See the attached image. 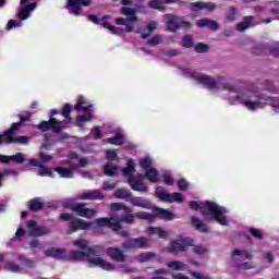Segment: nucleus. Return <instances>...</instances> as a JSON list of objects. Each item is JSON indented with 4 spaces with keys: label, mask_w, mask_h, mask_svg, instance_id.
<instances>
[{
    "label": "nucleus",
    "mask_w": 279,
    "mask_h": 279,
    "mask_svg": "<svg viewBox=\"0 0 279 279\" xmlns=\"http://www.w3.org/2000/svg\"><path fill=\"white\" fill-rule=\"evenodd\" d=\"M119 171V168L112 163H107L104 166V173L108 178H113V175Z\"/></svg>",
    "instance_id": "obj_40"
},
{
    "label": "nucleus",
    "mask_w": 279,
    "mask_h": 279,
    "mask_svg": "<svg viewBox=\"0 0 279 279\" xmlns=\"http://www.w3.org/2000/svg\"><path fill=\"white\" fill-rule=\"evenodd\" d=\"M182 47H185V49H191V47H193V37L191 35H185L183 37Z\"/></svg>",
    "instance_id": "obj_51"
},
{
    "label": "nucleus",
    "mask_w": 279,
    "mask_h": 279,
    "mask_svg": "<svg viewBox=\"0 0 279 279\" xmlns=\"http://www.w3.org/2000/svg\"><path fill=\"white\" fill-rule=\"evenodd\" d=\"M145 177L151 184H156L158 182V170L156 168H149L145 170Z\"/></svg>",
    "instance_id": "obj_34"
},
{
    "label": "nucleus",
    "mask_w": 279,
    "mask_h": 279,
    "mask_svg": "<svg viewBox=\"0 0 279 279\" xmlns=\"http://www.w3.org/2000/svg\"><path fill=\"white\" fill-rule=\"evenodd\" d=\"M191 245H193L191 238H178L170 242L168 251L170 254H180V252H186Z\"/></svg>",
    "instance_id": "obj_9"
},
{
    "label": "nucleus",
    "mask_w": 279,
    "mask_h": 279,
    "mask_svg": "<svg viewBox=\"0 0 279 279\" xmlns=\"http://www.w3.org/2000/svg\"><path fill=\"white\" fill-rule=\"evenodd\" d=\"M73 245L75 247H78V250H84L85 252L88 248V242L84 239H80V240L74 241Z\"/></svg>",
    "instance_id": "obj_48"
},
{
    "label": "nucleus",
    "mask_w": 279,
    "mask_h": 279,
    "mask_svg": "<svg viewBox=\"0 0 279 279\" xmlns=\"http://www.w3.org/2000/svg\"><path fill=\"white\" fill-rule=\"evenodd\" d=\"M161 43H162L161 35H155L153 38L147 40L148 47H156L157 45H161Z\"/></svg>",
    "instance_id": "obj_46"
},
{
    "label": "nucleus",
    "mask_w": 279,
    "mask_h": 279,
    "mask_svg": "<svg viewBox=\"0 0 279 279\" xmlns=\"http://www.w3.org/2000/svg\"><path fill=\"white\" fill-rule=\"evenodd\" d=\"M85 114L76 116L75 125L76 128H84V123L93 121V111H84Z\"/></svg>",
    "instance_id": "obj_26"
},
{
    "label": "nucleus",
    "mask_w": 279,
    "mask_h": 279,
    "mask_svg": "<svg viewBox=\"0 0 279 279\" xmlns=\"http://www.w3.org/2000/svg\"><path fill=\"white\" fill-rule=\"evenodd\" d=\"M138 22V17H118L116 20V25H125V32L132 33L134 32L133 23Z\"/></svg>",
    "instance_id": "obj_22"
},
{
    "label": "nucleus",
    "mask_w": 279,
    "mask_h": 279,
    "mask_svg": "<svg viewBox=\"0 0 279 279\" xmlns=\"http://www.w3.org/2000/svg\"><path fill=\"white\" fill-rule=\"evenodd\" d=\"M120 14H123L124 16H129V19H138L136 15V9L130 8V7H122L120 9Z\"/></svg>",
    "instance_id": "obj_41"
},
{
    "label": "nucleus",
    "mask_w": 279,
    "mask_h": 279,
    "mask_svg": "<svg viewBox=\"0 0 279 279\" xmlns=\"http://www.w3.org/2000/svg\"><path fill=\"white\" fill-rule=\"evenodd\" d=\"M116 197L118 199H125V202H130L132 192H130V190L119 189L116 191Z\"/></svg>",
    "instance_id": "obj_36"
},
{
    "label": "nucleus",
    "mask_w": 279,
    "mask_h": 279,
    "mask_svg": "<svg viewBox=\"0 0 279 279\" xmlns=\"http://www.w3.org/2000/svg\"><path fill=\"white\" fill-rule=\"evenodd\" d=\"M20 121L19 122H15L11 125L10 129L12 130H21V125H23V123H27L31 121L32 119V113L31 112H26V114H20Z\"/></svg>",
    "instance_id": "obj_32"
},
{
    "label": "nucleus",
    "mask_w": 279,
    "mask_h": 279,
    "mask_svg": "<svg viewBox=\"0 0 279 279\" xmlns=\"http://www.w3.org/2000/svg\"><path fill=\"white\" fill-rule=\"evenodd\" d=\"M193 252L194 254H197L198 256H203V254H206V252H208V248L202 246V245H197L193 247Z\"/></svg>",
    "instance_id": "obj_62"
},
{
    "label": "nucleus",
    "mask_w": 279,
    "mask_h": 279,
    "mask_svg": "<svg viewBox=\"0 0 279 279\" xmlns=\"http://www.w3.org/2000/svg\"><path fill=\"white\" fill-rule=\"evenodd\" d=\"M27 228L29 230V236H33L35 239L49 234V228L45 226H38V222H36V220H29L27 222Z\"/></svg>",
    "instance_id": "obj_13"
},
{
    "label": "nucleus",
    "mask_w": 279,
    "mask_h": 279,
    "mask_svg": "<svg viewBox=\"0 0 279 279\" xmlns=\"http://www.w3.org/2000/svg\"><path fill=\"white\" fill-rule=\"evenodd\" d=\"M131 206H135L137 208H149V202L141 196H134L131 194V198L129 199Z\"/></svg>",
    "instance_id": "obj_24"
},
{
    "label": "nucleus",
    "mask_w": 279,
    "mask_h": 279,
    "mask_svg": "<svg viewBox=\"0 0 279 279\" xmlns=\"http://www.w3.org/2000/svg\"><path fill=\"white\" fill-rule=\"evenodd\" d=\"M88 256H106V247L104 245H94L86 250Z\"/></svg>",
    "instance_id": "obj_28"
},
{
    "label": "nucleus",
    "mask_w": 279,
    "mask_h": 279,
    "mask_svg": "<svg viewBox=\"0 0 279 279\" xmlns=\"http://www.w3.org/2000/svg\"><path fill=\"white\" fill-rule=\"evenodd\" d=\"M74 110L76 112H93V105L84 96H78Z\"/></svg>",
    "instance_id": "obj_18"
},
{
    "label": "nucleus",
    "mask_w": 279,
    "mask_h": 279,
    "mask_svg": "<svg viewBox=\"0 0 279 279\" xmlns=\"http://www.w3.org/2000/svg\"><path fill=\"white\" fill-rule=\"evenodd\" d=\"M54 171L59 173L60 178L71 179L73 178V169L64 167H56Z\"/></svg>",
    "instance_id": "obj_35"
},
{
    "label": "nucleus",
    "mask_w": 279,
    "mask_h": 279,
    "mask_svg": "<svg viewBox=\"0 0 279 279\" xmlns=\"http://www.w3.org/2000/svg\"><path fill=\"white\" fill-rule=\"evenodd\" d=\"M104 194L101 193V191L99 190H93V191H87V192H84L82 195H81V199H104Z\"/></svg>",
    "instance_id": "obj_27"
},
{
    "label": "nucleus",
    "mask_w": 279,
    "mask_h": 279,
    "mask_svg": "<svg viewBox=\"0 0 279 279\" xmlns=\"http://www.w3.org/2000/svg\"><path fill=\"white\" fill-rule=\"evenodd\" d=\"M270 56H274V58H279V44L270 48Z\"/></svg>",
    "instance_id": "obj_64"
},
{
    "label": "nucleus",
    "mask_w": 279,
    "mask_h": 279,
    "mask_svg": "<svg viewBox=\"0 0 279 279\" xmlns=\"http://www.w3.org/2000/svg\"><path fill=\"white\" fill-rule=\"evenodd\" d=\"M89 267H100V269H105V271H114L116 267L112 263L106 262V259L100 257H95L88 259Z\"/></svg>",
    "instance_id": "obj_16"
},
{
    "label": "nucleus",
    "mask_w": 279,
    "mask_h": 279,
    "mask_svg": "<svg viewBox=\"0 0 279 279\" xmlns=\"http://www.w3.org/2000/svg\"><path fill=\"white\" fill-rule=\"evenodd\" d=\"M17 17L20 21H27V19H29V12L23 7L19 12Z\"/></svg>",
    "instance_id": "obj_59"
},
{
    "label": "nucleus",
    "mask_w": 279,
    "mask_h": 279,
    "mask_svg": "<svg viewBox=\"0 0 279 279\" xmlns=\"http://www.w3.org/2000/svg\"><path fill=\"white\" fill-rule=\"evenodd\" d=\"M86 251H72L68 255V260H84L86 258Z\"/></svg>",
    "instance_id": "obj_33"
},
{
    "label": "nucleus",
    "mask_w": 279,
    "mask_h": 279,
    "mask_svg": "<svg viewBox=\"0 0 279 279\" xmlns=\"http://www.w3.org/2000/svg\"><path fill=\"white\" fill-rule=\"evenodd\" d=\"M191 223L198 232H208V227H206V223H204L199 218L192 216Z\"/></svg>",
    "instance_id": "obj_30"
},
{
    "label": "nucleus",
    "mask_w": 279,
    "mask_h": 279,
    "mask_svg": "<svg viewBox=\"0 0 279 279\" xmlns=\"http://www.w3.org/2000/svg\"><path fill=\"white\" fill-rule=\"evenodd\" d=\"M107 143H109L110 145L121 146V145H123V143H125V141L123 138V134L116 133V135L113 137H109L107 140Z\"/></svg>",
    "instance_id": "obj_39"
},
{
    "label": "nucleus",
    "mask_w": 279,
    "mask_h": 279,
    "mask_svg": "<svg viewBox=\"0 0 279 279\" xmlns=\"http://www.w3.org/2000/svg\"><path fill=\"white\" fill-rule=\"evenodd\" d=\"M47 258H56L57 260H69V254L64 248L50 247L45 252Z\"/></svg>",
    "instance_id": "obj_17"
},
{
    "label": "nucleus",
    "mask_w": 279,
    "mask_h": 279,
    "mask_svg": "<svg viewBox=\"0 0 279 279\" xmlns=\"http://www.w3.org/2000/svg\"><path fill=\"white\" fill-rule=\"evenodd\" d=\"M156 253L154 252H147L140 255L141 263H147L148 260H151V258H155Z\"/></svg>",
    "instance_id": "obj_50"
},
{
    "label": "nucleus",
    "mask_w": 279,
    "mask_h": 279,
    "mask_svg": "<svg viewBox=\"0 0 279 279\" xmlns=\"http://www.w3.org/2000/svg\"><path fill=\"white\" fill-rule=\"evenodd\" d=\"M151 165H153V161H151V158L149 157H146L140 161V167L145 171H147V169H151L153 168Z\"/></svg>",
    "instance_id": "obj_47"
},
{
    "label": "nucleus",
    "mask_w": 279,
    "mask_h": 279,
    "mask_svg": "<svg viewBox=\"0 0 279 279\" xmlns=\"http://www.w3.org/2000/svg\"><path fill=\"white\" fill-rule=\"evenodd\" d=\"M63 206L75 213L77 217H83L84 219H93L97 215L96 209L86 207L84 203H65Z\"/></svg>",
    "instance_id": "obj_6"
},
{
    "label": "nucleus",
    "mask_w": 279,
    "mask_h": 279,
    "mask_svg": "<svg viewBox=\"0 0 279 279\" xmlns=\"http://www.w3.org/2000/svg\"><path fill=\"white\" fill-rule=\"evenodd\" d=\"M128 182L132 191H136L137 193L147 192V186L145 185V182H143V180L136 177H130Z\"/></svg>",
    "instance_id": "obj_20"
},
{
    "label": "nucleus",
    "mask_w": 279,
    "mask_h": 279,
    "mask_svg": "<svg viewBox=\"0 0 279 279\" xmlns=\"http://www.w3.org/2000/svg\"><path fill=\"white\" fill-rule=\"evenodd\" d=\"M66 165H70V167H72V169H77V168H84L88 166V159L87 158H81L78 161V165L73 163V161L68 160Z\"/></svg>",
    "instance_id": "obj_43"
},
{
    "label": "nucleus",
    "mask_w": 279,
    "mask_h": 279,
    "mask_svg": "<svg viewBox=\"0 0 279 279\" xmlns=\"http://www.w3.org/2000/svg\"><path fill=\"white\" fill-rule=\"evenodd\" d=\"M196 82L198 84H202L205 86V88H208L209 90H215L219 87V82L215 80V77L209 76L208 74L199 73L198 76H196Z\"/></svg>",
    "instance_id": "obj_15"
},
{
    "label": "nucleus",
    "mask_w": 279,
    "mask_h": 279,
    "mask_svg": "<svg viewBox=\"0 0 279 279\" xmlns=\"http://www.w3.org/2000/svg\"><path fill=\"white\" fill-rule=\"evenodd\" d=\"M123 250H147L151 247L149 239L145 236L131 238L122 244Z\"/></svg>",
    "instance_id": "obj_8"
},
{
    "label": "nucleus",
    "mask_w": 279,
    "mask_h": 279,
    "mask_svg": "<svg viewBox=\"0 0 279 279\" xmlns=\"http://www.w3.org/2000/svg\"><path fill=\"white\" fill-rule=\"evenodd\" d=\"M168 267L173 269L174 271H184L186 269V265L180 260H173L168 263Z\"/></svg>",
    "instance_id": "obj_42"
},
{
    "label": "nucleus",
    "mask_w": 279,
    "mask_h": 279,
    "mask_svg": "<svg viewBox=\"0 0 279 279\" xmlns=\"http://www.w3.org/2000/svg\"><path fill=\"white\" fill-rule=\"evenodd\" d=\"M203 10L215 12V10H217V4L215 2H203Z\"/></svg>",
    "instance_id": "obj_58"
},
{
    "label": "nucleus",
    "mask_w": 279,
    "mask_h": 279,
    "mask_svg": "<svg viewBox=\"0 0 279 279\" xmlns=\"http://www.w3.org/2000/svg\"><path fill=\"white\" fill-rule=\"evenodd\" d=\"M17 260H20L24 267H34V259L28 258L25 255H19Z\"/></svg>",
    "instance_id": "obj_44"
},
{
    "label": "nucleus",
    "mask_w": 279,
    "mask_h": 279,
    "mask_svg": "<svg viewBox=\"0 0 279 279\" xmlns=\"http://www.w3.org/2000/svg\"><path fill=\"white\" fill-rule=\"evenodd\" d=\"M166 27L168 32H175L177 29H191L193 24L184 21V17L168 14L166 15Z\"/></svg>",
    "instance_id": "obj_7"
},
{
    "label": "nucleus",
    "mask_w": 279,
    "mask_h": 279,
    "mask_svg": "<svg viewBox=\"0 0 279 279\" xmlns=\"http://www.w3.org/2000/svg\"><path fill=\"white\" fill-rule=\"evenodd\" d=\"M190 10H192V12H199V10H204V1L192 2L190 4Z\"/></svg>",
    "instance_id": "obj_55"
},
{
    "label": "nucleus",
    "mask_w": 279,
    "mask_h": 279,
    "mask_svg": "<svg viewBox=\"0 0 279 279\" xmlns=\"http://www.w3.org/2000/svg\"><path fill=\"white\" fill-rule=\"evenodd\" d=\"M59 221H68L66 234H74L80 230H90L93 222L75 217L73 214L63 213L59 216Z\"/></svg>",
    "instance_id": "obj_5"
},
{
    "label": "nucleus",
    "mask_w": 279,
    "mask_h": 279,
    "mask_svg": "<svg viewBox=\"0 0 279 279\" xmlns=\"http://www.w3.org/2000/svg\"><path fill=\"white\" fill-rule=\"evenodd\" d=\"M16 132H19V129H9L4 131V136H7L5 145H12V143L29 145V143H32V137L27 135L16 136Z\"/></svg>",
    "instance_id": "obj_10"
},
{
    "label": "nucleus",
    "mask_w": 279,
    "mask_h": 279,
    "mask_svg": "<svg viewBox=\"0 0 279 279\" xmlns=\"http://www.w3.org/2000/svg\"><path fill=\"white\" fill-rule=\"evenodd\" d=\"M39 172L38 175H48V178H53V171H51V169L47 168L45 165H43V167L39 168Z\"/></svg>",
    "instance_id": "obj_54"
},
{
    "label": "nucleus",
    "mask_w": 279,
    "mask_h": 279,
    "mask_svg": "<svg viewBox=\"0 0 279 279\" xmlns=\"http://www.w3.org/2000/svg\"><path fill=\"white\" fill-rule=\"evenodd\" d=\"M106 159L109 160V162H112V160H119V156L114 150H107Z\"/></svg>",
    "instance_id": "obj_61"
},
{
    "label": "nucleus",
    "mask_w": 279,
    "mask_h": 279,
    "mask_svg": "<svg viewBox=\"0 0 279 279\" xmlns=\"http://www.w3.org/2000/svg\"><path fill=\"white\" fill-rule=\"evenodd\" d=\"M147 234H156L159 239H168L169 233L160 227H148L146 230Z\"/></svg>",
    "instance_id": "obj_29"
},
{
    "label": "nucleus",
    "mask_w": 279,
    "mask_h": 279,
    "mask_svg": "<svg viewBox=\"0 0 279 279\" xmlns=\"http://www.w3.org/2000/svg\"><path fill=\"white\" fill-rule=\"evenodd\" d=\"M135 168H134V160L130 159L126 162V167L122 169V173L123 175H125L126 178H134V175H132V173H134Z\"/></svg>",
    "instance_id": "obj_38"
},
{
    "label": "nucleus",
    "mask_w": 279,
    "mask_h": 279,
    "mask_svg": "<svg viewBox=\"0 0 279 279\" xmlns=\"http://www.w3.org/2000/svg\"><path fill=\"white\" fill-rule=\"evenodd\" d=\"M178 187H179V191H189V186H191V184L189 183V181H186V179L184 178H181L179 181H178Z\"/></svg>",
    "instance_id": "obj_52"
},
{
    "label": "nucleus",
    "mask_w": 279,
    "mask_h": 279,
    "mask_svg": "<svg viewBox=\"0 0 279 279\" xmlns=\"http://www.w3.org/2000/svg\"><path fill=\"white\" fill-rule=\"evenodd\" d=\"M234 101L242 104L247 110H257V108H260V101H270L275 111L279 112V98H270L265 94H260L254 85L248 86L241 94L236 95Z\"/></svg>",
    "instance_id": "obj_2"
},
{
    "label": "nucleus",
    "mask_w": 279,
    "mask_h": 279,
    "mask_svg": "<svg viewBox=\"0 0 279 279\" xmlns=\"http://www.w3.org/2000/svg\"><path fill=\"white\" fill-rule=\"evenodd\" d=\"M226 20L229 23H233V21H236V8L235 7H229V12L226 15Z\"/></svg>",
    "instance_id": "obj_45"
},
{
    "label": "nucleus",
    "mask_w": 279,
    "mask_h": 279,
    "mask_svg": "<svg viewBox=\"0 0 279 279\" xmlns=\"http://www.w3.org/2000/svg\"><path fill=\"white\" fill-rule=\"evenodd\" d=\"M222 90H228L229 93H239V88L236 86L230 84V83H225L221 85Z\"/></svg>",
    "instance_id": "obj_57"
},
{
    "label": "nucleus",
    "mask_w": 279,
    "mask_h": 279,
    "mask_svg": "<svg viewBox=\"0 0 279 279\" xmlns=\"http://www.w3.org/2000/svg\"><path fill=\"white\" fill-rule=\"evenodd\" d=\"M5 269H8V271H12L13 274H19V271H21V266L10 262L5 265Z\"/></svg>",
    "instance_id": "obj_53"
},
{
    "label": "nucleus",
    "mask_w": 279,
    "mask_h": 279,
    "mask_svg": "<svg viewBox=\"0 0 279 279\" xmlns=\"http://www.w3.org/2000/svg\"><path fill=\"white\" fill-rule=\"evenodd\" d=\"M93 0H68L66 10L74 16H82V8H88Z\"/></svg>",
    "instance_id": "obj_11"
},
{
    "label": "nucleus",
    "mask_w": 279,
    "mask_h": 279,
    "mask_svg": "<svg viewBox=\"0 0 279 279\" xmlns=\"http://www.w3.org/2000/svg\"><path fill=\"white\" fill-rule=\"evenodd\" d=\"M252 23H254V16H244L243 22L236 24L238 32H245V29H250V27H252Z\"/></svg>",
    "instance_id": "obj_31"
},
{
    "label": "nucleus",
    "mask_w": 279,
    "mask_h": 279,
    "mask_svg": "<svg viewBox=\"0 0 279 279\" xmlns=\"http://www.w3.org/2000/svg\"><path fill=\"white\" fill-rule=\"evenodd\" d=\"M12 160L13 162H16V165H23V162H25V156H23V153H16L12 156L0 154V162L2 165H8L9 162H12Z\"/></svg>",
    "instance_id": "obj_19"
},
{
    "label": "nucleus",
    "mask_w": 279,
    "mask_h": 279,
    "mask_svg": "<svg viewBox=\"0 0 279 279\" xmlns=\"http://www.w3.org/2000/svg\"><path fill=\"white\" fill-rule=\"evenodd\" d=\"M191 210H199L205 221H217L220 226H228V218H226V208L217 205L215 202L206 201L205 203H197L191 201L189 203Z\"/></svg>",
    "instance_id": "obj_3"
},
{
    "label": "nucleus",
    "mask_w": 279,
    "mask_h": 279,
    "mask_svg": "<svg viewBox=\"0 0 279 279\" xmlns=\"http://www.w3.org/2000/svg\"><path fill=\"white\" fill-rule=\"evenodd\" d=\"M43 208H45V203L40 197H35L28 202L31 213H38V210H43Z\"/></svg>",
    "instance_id": "obj_25"
},
{
    "label": "nucleus",
    "mask_w": 279,
    "mask_h": 279,
    "mask_svg": "<svg viewBox=\"0 0 279 279\" xmlns=\"http://www.w3.org/2000/svg\"><path fill=\"white\" fill-rule=\"evenodd\" d=\"M110 209L113 213H119V210H124L125 215L110 218H97L95 220L96 228H110L116 234H119L120 230H123L121 223H126L132 226L135 219H151L154 216L147 211H137L132 214V207L126 206L123 203H112Z\"/></svg>",
    "instance_id": "obj_1"
},
{
    "label": "nucleus",
    "mask_w": 279,
    "mask_h": 279,
    "mask_svg": "<svg viewBox=\"0 0 279 279\" xmlns=\"http://www.w3.org/2000/svg\"><path fill=\"white\" fill-rule=\"evenodd\" d=\"M107 254L116 263H125V254L119 247H109L107 248Z\"/></svg>",
    "instance_id": "obj_21"
},
{
    "label": "nucleus",
    "mask_w": 279,
    "mask_h": 279,
    "mask_svg": "<svg viewBox=\"0 0 279 279\" xmlns=\"http://www.w3.org/2000/svg\"><path fill=\"white\" fill-rule=\"evenodd\" d=\"M248 232L250 234H252V236H254V239H258L259 241H263V233L260 232V230L256 228H251Z\"/></svg>",
    "instance_id": "obj_60"
},
{
    "label": "nucleus",
    "mask_w": 279,
    "mask_h": 279,
    "mask_svg": "<svg viewBox=\"0 0 279 279\" xmlns=\"http://www.w3.org/2000/svg\"><path fill=\"white\" fill-rule=\"evenodd\" d=\"M196 53H206L208 51V45L198 43L195 46Z\"/></svg>",
    "instance_id": "obj_56"
},
{
    "label": "nucleus",
    "mask_w": 279,
    "mask_h": 279,
    "mask_svg": "<svg viewBox=\"0 0 279 279\" xmlns=\"http://www.w3.org/2000/svg\"><path fill=\"white\" fill-rule=\"evenodd\" d=\"M148 8L151 10H158L159 12H165V1L162 0H150L148 1Z\"/></svg>",
    "instance_id": "obj_37"
},
{
    "label": "nucleus",
    "mask_w": 279,
    "mask_h": 279,
    "mask_svg": "<svg viewBox=\"0 0 279 279\" xmlns=\"http://www.w3.org/2000/svg\"><path fill=\"white\" fill-rule=\"evenodd\" d=\"M148 215H151V219H143L144 221H154L155 217H158L159 219H163L165 221H173L175 219V215L171 213L169 209L155 207L153 209V214L148 213Z\"/></svg>",
    "instance_id": "obj_14"
},
{
    "label": "nucleus",
    "mask_w": 279,
    "mask_h": 279,
    "mask_svg": "<svg viewBox=\"0 0 279 279\" xmlns=\"http://www.w3.org/2000/svg\"><path fill=\"white\" fill-rule=\"evenodd\" d=\"M72 111H73V106L66 102L65 105H63V108L60 112V114L64 117L62 121L56 118H52L51 120H48V121L44 120L37 125V129H39L40 132H49V130H51V132H53L54 134H60L62 130H66V128L71 125L73 121V118H71Z\"/></svg>",
    "instance_id": "obj_4"
},
{
    "label": "nucleus",
    "mask_w": 279,
    "mask_h": 279,
    "mask_svg": "<svg viewBox=\"0 0 279 279\" xmlns=\"http://www.w3.org/2000/svg\"><path fill=\"white\" fill-rule=\"evenodd\" d=\"M156 195L161 202H167L168 204H173V202H178L182 204L184 202V196L181 193L174 192L173 194H169L165 192L162 186H158L156 190Z\"/></svg>",
    "instance_id": "obj_12"
},
{
    "label": "nucleus",
    "mask_w": 279,
    "mask_h": 279,
    "mask_svg": "<svg viewBox=\"0 0 279 279\" xmlns=\"http://www.w3.org/2000/svg\"><path fill=\"white\" fill-rule=\"evenodd\" d=\"M183 73L184 75H186V77H191V80H195V82L197 81V76H199V73L195 71H191L190 69L184 70Z\"/></svg>",
    "instance_id": "obj_63"
},
{
    "label": "nucleus",
    "mask_w": 279,
    "mask_h": 279,
    "mask_svg": "<svg viewBox=\"0 0 279 279\" xmlns=\"http://www.w3.org/2000/svg\"><path fill=\"white\" fill-rule=\"evenodd\" d=\"M162 180H163V183L167 184L168 186H173V184H175V181L173 180V175H171V173L169 172H165L162 174Z\"/></svg>",
    "instance_id": "obj_49"
},
{
    "label": "nucleus",
    "mask_w": 279,
    "mask_h": 279,
    "mask_svg": "<svg viewBox=\"0 0 279 279\" xmlns=\"http://www.w3.org/2000/svg\"><path fill=\"white\" fill-rule=\"evenodd\" d=\"M197 27H201V28L208 27L213 32H217V29H219V23H217V21H213L208 17H205V19L198 20Z\"/></svg>",
    "instance_id": "obj_23"
}]
</instances>
